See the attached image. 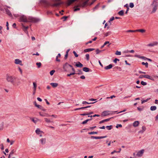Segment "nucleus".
Returning <instances> with one entry per match:
<instances>
[{"mask_svg":"<svg viewBox=\"0 0 158 158\" xmlns=\"http://www.w3.org/2000/svg\"><path fill=\"white\" fill-rule=\"evenodd\" d=\"M98 133V131H92L91 132H89L88 133V134L89 135H93L94 134H97Z\"/></svg>","mask_w":158,"mask_h":158,"instance_id":"39","label":"nucleus"},{"mask_svg":"<svg viewBox=\"0 0 158 158\" xmlns=\"http://www.w3.org/2000/svg\"><path fill=\"white\" fill-rule=\"evenodd\" d=\"M114 19V17H111L110 19L109 22H110V21H113Z\"/></svg>","mask_w":158,"mask_h":158,"instance_id":"59","label":"nucleus"},{"mask_svg":"<svg viewBox=\"0 0 158 158\" xmlns=\"http://www.w3.org/2000/svg\"><path fill=\"white\" fill-rule=\"evenodd\" d=\"M40 141L42 144H45L46 142V139L42 138L40 139Z\"/></svg>","mask_w":158,"mask_h":158,"instance_id":"21","label":"nucleus"},{"mask_svg":"<svg viewBox=\"0 0 158 158\" xmlns=\"http://www.w3.org/2000/svg\"><path fill=\"white\" fill-rule=\"evenodd\" d=\"M92 119H87L86 120H85V121H83L81 123L84 124H86L88 121H89L92 120Z\"/></svg>","mask_w":158,"mask_h":158,"instance_id":"38","label":"nucleus"},{"mask_svg":"<svg viewBox=\"0 0 158 158\" xmlns=\"http://www.w3.org/2000/svg\"><path fill=\"white\" fill-rule=\"evenodd\" d=\"M156 109V107L155 106H151L150 107V110L152 111L155 110Z\"/></svg>","mask_w":158,"mask_h":158,"instance_id":"32","label":"nucleus"},{"mask_svg":"<svg viewBox=\"0 0 158 158\" xmlns=\"http://www.w3.org/2000/svg\"><path fill=\"white\" fill-rule=\"evenodd\" d=\"M32 121L35 124L36 123L39 121V119H31Z\"/></svg>","mask_w":158,"mask_h":158,"instance_id":"41","label":"nucleus"},{"mask_svg":"<svg viewBox=\"0 0 158 158\" xmlns=\"http://www.w3.org/2000/svg\"><path fill=\"white\" fill-rule=\"evenodd\" d=\"M6 13V14L8 15L10 17L12 18L13 15L11 13L10 10L7 9L5 10Z\"/></svg>","mask_w":158,"mask_h":158,"instance_id":"10","label":"nucleus"},{"mask_svg":"<svg viewBox=\"0 0 158 158\" xmlns=\"http://www.w3.org/2000/svg\"><path fill=\"white\" fill-rule=\"evenodd\" d=\"M122 126L121 124H117L116 126V127L117 128H118L119 127H122Z\"/></svg>","mask_w":158,"mask_h":158,"instance_id":"52","label":"nucleus"},{"mask_svg":"<svg viewBox=\"0 0 158 158\" xmlns=\"http://www.w3.org/2000/svg\"><path fill=\"white\" fill-rule=\"evenodd\" d=\"M143 77L144 78V75H141L139 76V78H142Z\"/></svg>","mask_w":158,"mask_h":158,"instance_id":"62","label":"nucleus"},{"mask_svg":"<svg viewBox=\"0 0 158 158\" xmlns=\"http://www.w3.org/2000/svg\"><path fill=\"white\" fill-rule=\"evenodd\" d=\"M157 44V42H155L153 43H151L148 44V46H150V47H152L154 45H156Z\"/></svg>","mask_w":158,"mask_h":158,"instance_id":"23","label":"nucleus"},{"mask_svg":"<svg viewBox=\"0 0 158 158\" xmlns=\"http://www.w3.org/2000/svg\"><path fill=\"white\" fill-rule=\"evenodd\" d=\"M4 126V123L2 122L0 124V131L3 130Z\"/></svg>","mask_w":158,"mask_h":158,"instance_id":"37","label":"nucleus"},{"mask_svg":"<svg viewBox=\"0 0 158 158\" xmlns=\"http://www.w3.org/2000/svg\"><path fill=\"white\" fill-rule=\"evenodd\" d=\"M73 53L76 57H78V55L77 54V53H76V52L75 51H73Z\"/></svg>","mask_w":158,"mask_h":158,"instance_id":"56","label":"nucleus"},{"mask_svg":"<svg viewBox=\"0 0 158 158\" xmlns=\"http://www.w3.org/2000/svg\"><path fill=\"white\" fill-rule=\"evenodd\" d=\"M83 71L86 72H88L90 71V69L87 67H84L83 69Z\"/></svg>","mask_w":158,"mask_h":158,"instance_id":"24","label":"nucleus"},{"mask_svg":"<svg viewBox=\"0 0 158 158\" xmlns=\"http://www.w3.org/2000/svg\"><path fill=\"white\" fill-rule=\"evenodd\" d=\"M35 132L37 135H39L44 133L43 132L41 131H40L39 128H37L35 130Z\"/></svg>","mask_w":158,"mask_h":158,"instance_id":"14","label":"nucleus"},{"mask_svg":"<svg viewBox=\"0 0 158 158\" xmlns=\"http://www.w3.org/2000/svg\"><path fill=\"white\" fill-rule=\"evenodd\" d=\"M139 124V122L138 121H135L133 124V125L134 127H137Z\"/></svg>","mask_w":158,"mask_h":158,"instance_id":"19","label":"nucleus"},{"mask_svg":"<svg viewBox=\"0 0 158 158\" xmlns=\"http://www.w3.org/2000/svg\"><path fill=\"white\" fill-rule=\"evenodd\" d=\"M110 113L109 111H103L101 114V116L102 117L106 116L108 115H109Z\"/></svg>","mask_w":158,"mask_h":158,"instance_id":"6","label":"nucleus"},{"mask_svg":"<svg viewBox=\"0 0 158 158\" xmlns=\"http://www.w3.org/2000/svg\"><path fill=\"white\" fill-rule=\"evenodd\" d=\"M60 5V4L59 3H55L53 4H50V6H51L53 7L54 6H57Z\"/></svg>","mask_w":158,"mask_h":158,"instance_id":"25","label":"nucleus"},{"mask_svg":"<svg viewBox=\"0 0 158 158\" xmlns=\"http://www.w3.org/2000/svg\"><path fill=\"white\" fill-rule=\"evenodd\" d=\"M34 104L35 106L37 107L38 108H39L40 109H42L41 108H42V106L39 105L37 104L36 101H35L34 102Z\"/></svg>","mask_w":158,"mask_h":158,"instance_id":"20","label":"nucleus"},{"mask_svg":"<svg viewBox=\"0 0 158 158\" xmlns=\"http://www.w3.org/2000/svg\"><path fill=\"white\" fill-rule=\"evenodd\" d=\"M136 32H141L142 33H143L145 31V30L144 29H141L136 30Z\"/></svg>","mask_w":158,"mask_h":158,"instance_id":"31","label":"nucleus"},{"mask_svg":"<svg viewBox=\"0 0 158 158\" xmlns=\"http://www.w3.org/2000/svg\"><path fill=\"white\" fill-rule=\"evenodd\" d=\"M117 61H119V59H117V58H115V59L113 61H114V63H117Z\"/></svg>","mask_w":158,"mask_h":158,"instance_id":"55","label":"nucleus"},{"mask_svg":"<svg viewBox=\"0 0 158 158\" xmlns=\"http://www.w3.org/2000/svg\"><path fill=\"white\" fill-rule=\"evenodd\" d=\"M141 84L143 85H147V83L146 82H145L143 81H142L141 82Z\"/></svg>","mask_w":158,"mask_h":158,"instance_id":"48","label":"nucleus"},{"mask_svg":"<svg viewBox=\"0 0 158 158\" xmlns=\"http://www.w3.org/2000/svg\"><path fill=\"white\" fill-rule=\"evenodd\" d=\"M67 62L65 63L63 66V69L64 71L68 72L69 71V68L70 67V65Z\"/></svg>","mask_w":158,"mask_h":158,"instance_id":"5","label":"nucleus"},{"mask_svg":"<svg viewBox=\"0 0 158 158\" xmlns=\"http://www.w3.org/2000/svg\"><path fill=\"white\" fill-rule=\"evenodd\" d=\"M127 32H136V30H128L126 31Z\"/></svg>","mask_w":158,"mask_h":158,"instance_id":"45","label":"nucleus"},{"mask_svg":"<svg viewBox=\"0 0 158 158\" xmlns=\"http://www.w3.org/2000/svg\"><path fill=\"white\" fill-rule=\"evenodd\" d=\"M70 67L71 68L73 72V73H75V69H74V68H73V66L72 65H70Z\"/></svg>","mask_w":158,"mask_h":158,"instance_id":"58","label":"nucleus"},{"mask_svg":"<svg viewBox=\"0 0 158 158\" xmlns=\"http://www.w3.org/2000/svg\"><path fill=\"white\" fill-rule=\"evenodd\" d=\"M6 77L7 81L11 83L13 85H16L18 86L21 84L19 79L15 76H10L7 74Z\"/></svg>","mask_w":158,"mask_h":158,"instance_id":"1","label":"nucleus"},{"mask_svg":"<svg viewBox=\"0 0 158 158\" xmlns=\"http://www.w3.org/2000/svg\"><path fill=\"white\" fill-rule=\"evenodd\" d=\"M87 5L86 4V3L85 2H83L82 4L81 5V6L82 7H85L86 5Z\"/></svg>","mask_w":158,"mask_h":158,"instance_id":"57","label":"nucleus"},{"mask_svg":"<svg viewBox=\"0 0 158 158\" xmlns=\"http://www.w3.org/2000/svg\"><path fill=\"white\" fill-rule=\"evenodd\" d=\"M113 67V66L112 64H110L109 65H108L105 67V69H111Z\"/></svg>","mask_w":158,"mask_h":158,"instance_id":"26","label":"nucleus"},{"mask_svg":"<svg viewBox=\"0 0 158 158\" xmlns=\"http://www.w3.org/2000/svg\"><path fill=\"white\" fill-rule=\"evenodd\" d=\"M75 74V73H73L69 74H68L67 75V76L68 77H70V76L73 75Z\"/></svg>","mask_w":158,"mask_h":158,"instance_id":"60","label":"nucleus"},{"mask_svg":"<svg viewBox=\"0 0 158 158\" xmlns=\"http://www.w3.org/2000/svg\"><path fill=\"white\" fill-rule=\"evenodd\" d=\"M55 71L54 70H53L51 71L50 72V75L52 76V75L54 73H55Z\"/></svg>","mask_w":158,"mask_h":158,"instance_id":"51","label":"nucleus"},{"mask_svg":"<svg viewBox=\"0 0 158 158\" xmlns=\"http://www.w3.org/2000/svg\"><path fill=\"white\" fill-rule=\"evenodd\" d=\"M21 24L23 30L25 32V33H28V32L27 30L29 27L28 26H25L23 23H22Z\"/></svg>","mask_w":158,"mask_h":158,"instance_id":"7","label":"nucleus"},{"mask_svg":"<svg viewBox=\"0 0 158 158\" xmlns=\"http://www.w3.org/2000/svg\"><path fill=\"white\" fill-rule=\"evenodd\" d=\"M152 8V13H155L157 10L158 7V2L157 0H153L152 3L151 4Z\"/></svg>","mask_w":158,"mask_h":158,"instance_id":"3","label":"nucleus"},{"mask_svg":"<svg viewBox=\"0 0 158 158\" xmlns=\"http://www.w3.org/2000/svg\"><path fill=\"white\" fill-rule=\"evenodd\" d=\"M151 99L150 98H148L146 100L142 101L141 103L143 104V103L147 102L149 100Z\"/></svg>","mask_w":158,"mask_h":158,"instance_id":"40","label":"nucleus"},{"mask_svg":"<svg viewBox=\"0 0 158 158\" xmlns=\"http://www.w3.org/2000/svg\"><path fill=\"white\" fill-rule=\"evenodd\" d=\"M59 57L56 56V61L60 62V60L58 59Z\"/></svg>","mask_w":158,"mask_h":158,"instance_id":"64","label":"nucleus"},{"mask_svg":"<svg viewBox=\"0 0 158 158\" xmlns=\"http://www.w3.org/2000/svg\"><path fill=\"white\" fill-rule=\"evenodd\" d=\"M115 54L116 55H121V52L118 51H117L116 52Z\"/></svg>","mask_w":158,"mask_h":158,"instance_id":"46","label":"nucleus"},{"mask_svg":"<svg viewBox=\"0 0 158 158\" xmlns=\"http://www.w3.org/2000/svg\"><path fill=\"white\" fill-rule=\"evenodd\" d=\"M36 65L37 66V68H39L41 67L42 64L41 62H37Z\"/></svg>","mask_w":158,"mask_h":158,"instance_id":"35","label":"nucleus"},{"mask_svg":"<svg viewBox=\"0 0 158 158\" xmlns=\"http://www.w3.org/2000/svg\"><path fill=\"white\" fill-rule=\"evenodd\" d=\"M144 149L141 150L139 151L137 153V156L141 157L142 156L144 152Z\"/></svg>","mask_w":158,"mask_h":158,"instance_id":"8","label":"nucleus"},{"mask_svg":"<svg viewBox=\"0 0 158 158\" xmlns=\"http://www.w3.org/2000/svg\"><path fill=\"white\" fill-rule=\"evenodd\" d=\"M110 119H104L103 120L99 122V124H102L103 123L107 122L110 120Z\"/></svg>","mask_w":158,"mask_h":158,"instance_id":"27","label":"nucleus"},{"mask_svg":"<svg viewBox=\"0 0 158 158\" xmlns=\"http://www.w3.org/2000/svg\"><path fill=\"white\" fill-rule=\"evenodd\" d=\"M100 5V3H98L94 8L93 10H95L97 9L98 8L99 5Z\"/></svg>","mask_w":158,"mask_h":158,"instance_id":"43","label":"nucleus"},{"mask_svg":"<svg viewBox=\"0 0 158 158\" xmlns=\"http://www.w3.org/2000/svg\"><path fill=\"white\" fill-rule=\"evenodd\" d=\"M78 73H77V74L78 75H81L82 74H83V72L81 70H79L78 71Z\"/></svg>","mask_w":158,"mask_h":158,"instance_id":"53","label":"nucleus"},{"mask_svg":"<svg viewBox=\"0 0 158 158\" xmlns=\"http://www.w3.org/2000/svg\"><path fill=\"white\" fill-rule=\"evenodd\" d=\"M106 128L109 130H111L113 128V126L112 125H110V126H107L106 127Z\"/></svg>","mask_w":158,"mask_h":158,"instance_id":"30","label":"nucleus"},{"mask_svg":"<svg viewBox=\"0 0 158 158\" xmlns=\"http://www.w3.org/2000/svg\"><path fill=\"white\" fill-rule=\"evenodd\" d=\"M15 152V151H14V149H13L11 151V152H10V155H12L14 153V152Z\"/></svg>","mask_w":158,"mask_h":158,"instance_id":"61","label":"nucleus"},{"mask_svg":"<svg viewBox=\"0 0 158 158\" xmlns=\"http://www.w3.org/2000/svg\"><path fill=\"white\" fill-rule=\"evenodd\" d=\"M40 2L43 4L45 7H47L50 5V3L47 0H40Z\"/></svg>","mask_w":158,"mask_h":158,"instance_id":"4","label":"nucleus"},{"mask_svg":"<svg viewBox=\"0 0 158 158\" xmlns=\"http://www.w3.org/2000/svg\"><path fill=\"white\" fill-rule=\"evenodd\" d=\"M135 57L142 59L144 60H146L147 57L144 56H140L139 55H135Z\"/></svg>","mask_w":158,"mask_h":158,"instance_id":"11","label":"nucleus"},{"mask_svg":"<svg viewBox=\"0 0 158 158\" xmlns=\"http://www.w3.org/2000/svg\"><path fill=\"white\" fill-rule=\"evenodd\" d=\"M85 57L86 58V60L88 61L89 59V55L88 54H86L85 55Z\"/></svg>","mask_w":158,"mask_h":158,"instance_id":"44","label":"nucleus"},{"mask_svg":"<svg viewBox=\"0 0 158 158\" xmlns=\"http://www.w3.org/2000/svg\"><path fill=\"white\" fill-rule=\"evenodd\" d=\"M74 0H69L66 3L67 6H69L71 4L74 2Z\"/></svg>","mask_w":158,"mask_h":158,"instance_id":"18","label":"nucleus"},{"mask_svg":"<svg viewBox=\"0 0 158 158\" xmlns=\"http://www.w3.org/2000/svg\"><path fill=\"white\" fill-rule=\"evenodd\" d=\"M93 113V112H91L89 113H88V117H90V118H92V117H95V116H98V117H99V116L100 115H98V114H94L93 115H90V114H92Z\"/></svg>","mask_w":158,"mask_h":158,"instance_id":"9","label":"nucleus"},{"mask_svg":"<svg viewBox=\"0 0 158 158\" xmlns=\"http://www.w3.org/2000/svg\"><path fill=\"white\" fill-rule=\"evenodd\" d=\"M50 84L54 88L57 87L58 85V84L56 83H51Z\"/></svg>","mask_w":158,"mask_h":158,"instance_id":"22","label":"nucleus"},{"mask_svg":"<svg viewBox=\"0 0 158 158\" xmlns=\"http://www.w3.org/2000/svg\"><path fill=\"white\" fill-rule=\"evenodd\" d=\"M75 66L77 67H82L83 66V65L80 62H77Z\"/></svg>","mask_w":158,"mask_h":158,"instance_id":"16","label":"nucleus"},{"mask_svg":"<svg viewBox=\"0 0 158 158\" xmlns=\"http://www.w3.org/2000/svg\"><path fill=\"white\" fill-rule=\"evenodd\" d=\"M144 78L150 79L152 81H154V79L150 76L148 75H144Z\"/></svg>","mask_w":158,"mask_h":158,"instance_id":"15","label":"nucleus"},{"mask_svg":"<svg viewBox=\"0 0 158 158\" xmlns=\"http://www.w3.org/2000/svg\"><path fill=\"white\" fill-rule=\"evenodd\" d=\"M142 64L143 65H145V67L147 68L148 67V63L147 62H146V63L142 62Z\"/></svg>","mask_w":158,"mask_h":158,"instance_id":"36","label":"nucleus"},{"mask_svg":"<svg viewBox=\"0 0 158 158\" xmlns=\"http://www.w3.org/2000/svg\"><path fill=\"white\" fill-rule=\"evenodd\" d=\"M107 137V136H95V139H99L105 138Z\"/></svg>","mask_w":158,"mask_h":158,"instance_id":"28","label":"nucleus"},{"mask_svg":"<svg viewBox=\"0 0 158 158\" xmlns=\"http://www.w3.org/2000/svg\"><path fill=\"white\" fill-rule=\"evenodd\" d=\"M120 16H123L124 15V11L123 10L120 11L118 13Z\"/></svg>","mask_w":158,"mask_h":158,"instance_id":"29","label":"nucleus"},{"mask_svg":"<svg viewBox=\"0 0 158 158\" xmlns=\"http://www.w3.org/2000/svg\"><path fill=\"white\" fill-rule=\"evenodd\" d=\"M19 20L20 22H31L32 23H37L40 21V19L33 18L31 17H29L28 18L24 15H22L20 16Z\"/></svg>","mask_w":158,"mask_h":158,"instance_id":"2","label":"nucleus"},{"mask_svg":"<svg viewBox=\"0 0 158 158\" xmlns=\"http://www.w3.org/2000/svg\"><path fill=\"white\" fill-rule=\"evenodd\" d=\"M34 91H36L37 87L36 83L35 82H33Z\"/></svg>","mask_w":158,"mask_h":158,"instance_id":"33","label":"nucleus"},{"mask_svg":"<svg viewBox=\"0 0 158 158\" xmlns=\"http://www.w3.org/2000/svg\"><path fill=\"white\" fill-rule=\"evenodd\" d=\"M68 18V17L67 16H64L61 18V19H64L63 21H66V19Z\"/></svg>","mask_w":158,"mask_h":158,"instance_id":"47","label":"nucleus"},{"mask_svg":"<svg viewBox=\"0 0 158 158\" xmlns=\"http://www.w3.org/2000/svg\"><path fill=\"white\" fill-rule=\"evenodd\" d=\"M137 110L140 111H141L143 110V108H141L139 107H138L137 108Z\"/></svg>","mask_w":158,"mask_h":158,"instance_id":"63","label":"nucleus"},{"mask_svg":"<svg viewBox=\"0 0 158 158\" xmlns=\"http://www.w3.org/2000/svg\"><path fill=\"white\" fill-rule=\"evenodd\" d=\"M102 52V51L99 50L98 49H97L96 50V54H98L100 52Z\"/></svg>","mask_w":158,"mask_h":158,"instance_id":"49","label":"nucleus"},{"mask_svg":"<svg viewBox=\"0 0 158 158\" xmlns=\"http://www.w3.org/2000/svg\"><path fill=\"white\" fill-rule=\"evenodd\" d=\"M95 102H88L85 101H84L82 102V103L83 104H92L94 103Z\"/></svg>","mask_w":158,"mask_h":158,"instance_id":"34","label":"nucleus"},{"mask_svg":"<svg viewBox=\"0 0 158 158\" xmlns=\"http://www.w3.org/2000/svg\"><path fill=\"white\" fill-rule=\"evenodd\" d=\"M107 44H108L107 45V46L108 47H109L110 45L111 44L110 43V42L109 41H106L104 44L101 47V48H103Z\"/></svg>","mask_w":158,"mask_h":158,"instance_id":"13","label":"nucleus"},{"mask_svg":"<svg viewBox=\"0 0 158 158\" xmlns=\"http://www.w3.org/2000/svg\"><path fill=\"white\" fill-rule=\"evenodd\" d=\"M95 50L94 48H89L85 49L84 50V52H89L93 51Z\"/></svg>","mask_w":158,"mask_h":158,"instance_id":"17","label":"nucleus"},{"mask_svg":"<svg viewBox=\"0 0 158 158\" xmlns=\"http://www.w3.org/2000/svg\"><path fill=\"white\" fill-rule=\"evenodd\" d=\"M111 31H108V32L106 33L105 34V36H106V37H107V36H108L109 35H110L111 34Z\"/></svg>","mask_w":158,"mask_h":158,"instance_id":"42","label":"nucleus"},{"mask_svg":"<svg viewBox=\"0 0 158 158\" xmlns=\"http://www.w3.org/2000/svg\"><path fill=\"white\" fill-rule=\"evenodd\" d=\"M129 6L131 8L133 7L134 6V3L132 2L130 3L129 4Z\"/></svg>","mask_w":158,"mask_h":158,"instance_id":"50","label":"nucleus"},{"mask_svg":"<svg viewBox=\"0 0 158 158\" xmlns=\"http://www.w3.org/2000/svg\"><path fill=\"white\" fill-rule=\"evenodd\" d=\"M15 63L17 64H19L20 65H22V61L19 59H16L15 60Z\"/></svg>","mask_w":158,"mask_h":158,"instance_id":"12","label":"nucleus"},{"mask_svg":"<svg viewBox=\"0 0 158 158\" xmlns=\"http://www.w3.org/2000/svg\"><path fill=\"white\" fill-rule=\"evenodd\" d=\"M45 121L47 123H51L52 122L50 120V119H45Z\"/></svg>","mask_w":158,"mask_h":158,"instance_id":"54","label":"nucleus"}]
</instances>
